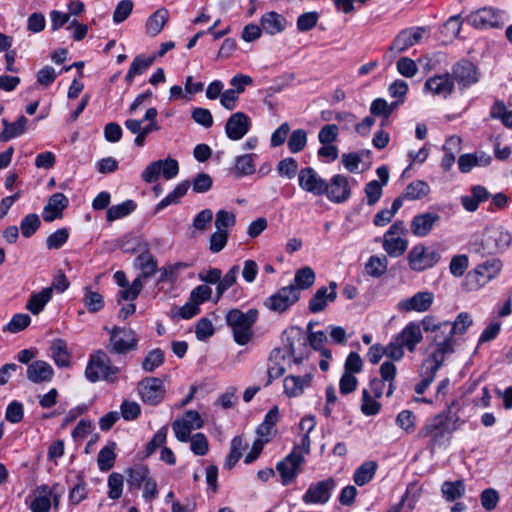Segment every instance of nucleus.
<instances>
[{
    "mask_svg": "<svg viewBox=\"0 0 512 512\" xmlns=\"http://www.w3.org/2000/svg\"><path fill=\"white\" fill-rule=\"evenodd\" d=\"M336 482L332 477L310 484L302 496L305 504H325L329 501Z\"/></svg>",
    "mask_w": 512,
    "mask_h": 512,
    "instance_id": "obj_16",
    "label": "nucleus"
},
{
    "mask_svg": "<svg viewBox=\"0 0 512 512\" xmlns=\"http://www.w3.org/2000/svg\"><path fill=\"white\" fill-rule=\"evenodd\" d=\"M298 167V162L294 158L287 157L278 163L277 171L281 177L292 179L298 175Z\"/></svg>",
    "mask_w": 512,
    "mask_h": 512,
    "instance_id": "obj_62",
    "label": "nucleus"
},
{
    "mask_svg": "<svg viewBox=\"0 0 512 512\" xmlns=\"http://www.w3.org/2000/svg\"><path fill=\"white\" fill-rule=\"evenodd\" d=\"M238 273L239 266L233 265L224 275V277L221 276V279L219 280V283L216 287V302H218L223 294L236 283Z\"/></svg>",
    "mask_w": 512,
    "mask_h": 512,
    "instance_id": "obj_48",
    "label": "nucleus"
},
{
    "mask_svg": "<svg viewBox=\"0 0 512 512\" xmlns=\"http://www.w3.org/2000/svg\"><path fill=\"white\" fill-rule=\"evenodd\" d=\"M120 369L111 364V359L102 350L90 355L85 369V376L88 381L95 383L100 379L107 382H115Z\"/></svg>",
    "mask_w": 512,
    "mask_h": 512,
    "instance_id": "obj_6",
    "label": "nucleus"
},
{
    "mask_svg": "<svg viewBox=\"0 0 512 512\" xmlns=\"http://www.w3.org/2000/svg\"><path fill=\"white\" fill-rule=\"evenodd\" d=\"M212 185V177L204 172L198 173L193 180L190 181V186H192L194 193H206L212 188Z\"/></svg>",
    "mask_w": 512,
    "mask_h": 512,
    "instance_id": "obj_63",
    "label": "nucleus"
},
{
    "mask_svg": "<svg viewBox=\"0 0 512 512\" xmlns=\"http://www.w3.org/2000/svg\"><path fill=\"white\" fill-rule=\"evenodd\" d=\"M472 324L473 320L470 314L467 312H461L453 322H450V328L453 336L465 334Z\"/></svg>",
    "mask_w": 512,
    "mask_h": 512,
    "instance_id": "obj_59",
    "label": "nucleus"
},
{
    "mask_svg": "<svg viewBox=\"0 0 512 512\" xmlns=\"http://www.w3.org/2000/svg\"><path fill=\"white\" fill-rule=\"evenodd\" d=\"M168 433L167 426L161 427L152 437V439L146 444L145 451L142 455L138 454L139 459L149 458L155 451L164 445L166 442Z\"/></svg>",
    "mask_w": 512,
    "mask_h": 512,
    "instance_id": "obj_47",
    "label": "nucleus"
},
{
    "mask_svg": "<svg viewBox=\"0 0 512 512\" xmlns=\"http://www.w3.org/2000/svg\"><path fill=\"white\" fill-rule=\"evenodd\" d=\"M316 279L315 272L309 266H304L295 272L293 283L288 285L296 291L306 290L313 286Z\"/></svg>",
    "mask_w": 512,
    "mask_h": 512,
    "instance_id": "obj_37",
    "label": "nucleus"
},
{
    "mask_svg": "<svg viewBox=\"0 0 512 512\" xmlns=\"http://www.w3.org/2000/svg\"><path fill=\"white\" fill-rule=\"evenodd\" d=\"M189 267L188 263L177 262L174 264H168L160 269V276L158 282H170L174 283L177 280V276L182 269Z\"/></svg>",
    "mask_w": 512,
    "mask_h": 512,
    "instance_id": "obj_54",
    "label": "nucleus"
},
{
    "mask_svg": "<svg viewBox=\"0 0 512 512\" xmlns=\"http://www.w3.org/2000/svg\"><path fill=\"white\" fill-rule=\"evenodd\" d=\"M41 226V220L36 213L26 215L20 222V231L25 238L32 237Z\"/></svg>",
    "mask_w": 512,
    "mask_h": 512,
    "instance_id": "obj_55",
    "label": "nucleus"
},
{
    "mask_svg": "<svg viewBox=\"0 0 512 512\" xmlns=\"http://www.w3.org/2000/svg\"><path fill=\"white\" fill-rule=\"evenodd\" d=\"M287 24L286 18L275 12L270 11L262 15L260 25L263 31L269 35H276L285 30Z\"/></svg>",
    "mask_w": 512,
    "mask_h": 512,
    "instance_id": "obj_28",
    "label": "nucleus"
},
{
    "mask_svg": "<svg viewBox=\"0 0 512 512\" xmlns=\"http://www.w3.org/2000/svg\"><path fill=\"white\" fill-rule=\"evenodd\" d=\"M312 381V375L303 376L289 375L284 379V392L288 397H298L304 389L309 387Z\"/></svg>",
    "mask_w": 512,
    "mask_h": 512,
    "instance_id": "obj_29",
    "label": "nucleus"
},
{
    "mask_svg": "<svg viewBox=\"0 0 512 512\" xmlns=\"http://www.w3.org/2000/svg\"><path fill=\"white\" fill-rule=\"evenodd\" d=\"M247 444L243 442L241 436L233 437L230 443V452L227 455L224 463V468L231 470L242 457V451L247 448Z\"/></svg>",
    "mask_w": 512,
    "mask_h": 512,
    "instance_id": "obj_44",
    "label": "nucleus"
},
{
    "mask_svg": "<svg viewBox=\"0 0 512 512\" xmlns=\"http://www.w3.org/2000/svg\"><path fill=\"white\" fill-rule=\"evenodd\" d=\"M69 199L60 192L54 193L48 199V203L44 206L42 217L45 222H52L62 218L63 211L68 207Z\"/></svg>",
    "mask_w": 512,
    "mask_h": 512,
    "instance_id": "obj_22",
    "label": "nucleus"
},
{
    "mask_svg": "<svg viewBox=\"0 0 512 512\" xmlns=\"http://www.w3.org/2000/svg\"><path fill=\"white\" fill-rule=\"evenodd\" d=\"M307 144V133L304 129L294 130L288 139V149L291 153L302 151Z\"/></svg>",
    "mask_w": 512,
    "mask_h": 512,
    "instance_id": "obj_60",
    "label": "nucleus"
},
{
    "mask_svg": "<svg viewBox=\"0 0 512 512\" xmlns=\"http://www.w3.org/2000/svg\"><path fill=\"white\" fill-rule=\"evenodd\" d=\"M138 392L144 403L156 406L163 401L166 389L160 378L148 377L139 382Z\"/></svg>",
    "mask_w": 512,
    "mask_h": 512,
    "instance_id": "obj_15",
    "label": "nucleus"
},
{
    "mask_svg": "<svg viewBox=\"0 0 512 512\" xmlns=\"http://www.w3.org/2000/svg\"><path fill=\"white\" fill-rule=\"evenodd\" d=\"M441 255L436 250L427 249L424 245H415L408 253L407 260L411 270L422 272L434 267Z\"/></svg>",
    "mask_w": 512,
    "mask_h": 512,
    "instance_id": "obj_11",
    "label": "nucleus"
},
{
    "mask_svg": "<svg viewBox=\"0 0 512 512\" xmlns=\"http://www.w3.org/2000/svg\"><path fill=\"white\" fill-rule=\"evenodd\" d=\"M75 473L76 483L70 488L69 502L72 505H78L87 498L88 490L83 471H72Z\"/></svg>",
    "mask_w": 512,
    "mask_h": 512,
    "instance_id": "obj_34",
    "label": "nucleus"
},
{
    "mask_svg": "<svg viewBox=\"0 0 512 512\" xmlns=\"http://www.w3.org/2000/svg\"><path fill=\"white\" fill-rule=\"evenodd\" d=\"M502 14L503 11L494 7H482L471 12L466 17V22L476 29H499L504 25Z\"/></svg>",
    "mask_w": 512,
    "mask_h": 512,
    "instance_id": "obj_10",
    "label": "nucleus"
},
{
    "mask_svg": "<svg viewBox=\"0 0 512 512\" xmlns=\"http://www.w3.org/2000/svg\"><path fill=\"white\" fill-rule=\"evenodd\" d=\"M388 260L386 256H371L365 264L366 272L369 276L379 278L387 271Z\"/></svg>",
    "mask_w": 512,
    "mask_h": 512,
    "instance_id": "obj_50",
    "label": "nucleus"
},
{
    "mask_svg": "<svg viewBox=\"0 0 512 512\" xmlns=\"http://www.w3.org/2000/svg\"><path fill=\"white\" fill-rule=\"evenodd\" d=\"M286 355L282 353V348H274L269 355V361L273 365L268 367V381L266 386L270 385L273 380L280 378L285 373V368L280 364V360H285Z\"/></svg>",
    "mask_w": 512,
    "mask_h": 512,
    "instance_id": "obj_39",
    "label": "nucleus"
},
{
    "mask_svg": "<svg viewBox=\"0 0 512 512\" xmlns=\"http://www.w3.org/2000/svg\"><path fill=\"white\" fill-rule=\"evenodd\" d=\"M279 421V409L272 407L265 415L263 422L257 427L256 433L261 437L270 435L272 428Z\"/></svg>",
    "mask_w": 512,
    "mask_h": 512,
    "instance_id": "obj_53",
    "label": "nucleus"
},
{
    "mask_svg": "<svg viewBox=\"0 0 512 512\" xmlns=\"http://www.w3.org/2000/svg\"><path fill=\"white\" fill-rule=\"evenodd\" d=\"M137 209V203L134 200L128 199L120 204L112 205L107 209L106 220L113 222L115 220L124 218Z\"/></svg>",
    "mask_w": 512,
    "mask_h": 512,
    "instance_id": "obj_40",
    "label": "nucleus"
},
{
    "mask_svg": "<svg viewBox=\"0 0 512 512\" xmlns=\"http://www.w3.org/2000/svg\"><path fill=\"white\" fill-rule=\"evenodd\" d=\"M461 90L467 89L479 82L481 72L478 67L467 59H462L452 66L450 74Z\"/></svg>",
    "mask_w": 512,
    "mask_h": 512,
    "instance_id": "obj_12",
    "label": "nucleus"
},
{
    "mask_svg": "<svg viewBox=\"0 0 512 512\" xmlns=\"http://www.w3.org/2000/svg\"><path fill=\"white\" fill-rule=\"evenodd\" d=\"M52 296V287L43 288L40 292H33L30 295L25 308L33 315H38L43 311L46 304L52 299Z\"/></svg>",
    "mask_w": 512,
    "mask_h": 512,
    "instance_id": "obj_30",
    "label": "nucleus"
},
{
    "mask_svg": "<svg viewBox=\"0 0 512 512\" xmlns=\"http://www.w3.org/2000/svg\"><path fill=\"white\" fill-rule=\"evenodd\" d=\"M421 325L427 333V340L435 346L428 359L423 362V366L430 362L442 366L445 357L455 352L456 340L450 328V321L437 322L434 316L427 315L421 320Z\"/></svg>",
    "mask_w": 512,
    "mask_h": 512,
    "instance_id": "obj_1",
    "label": "nucleus"
},
{
    "mask_svg": "<svg viewBox=\"0 0 512 512\" xmlns=\"http://www.w3.org/2000/svg\"><path fill=\"white\" fill-rule=\"evenodd\" d=\"M434 300V295L431 292H417L411 298L403 300L399 303V308L405 311H427Z\"/></svg>",
    "mask_w": 512,
    "mask_h": 512,
    "instance_id": "obj_24",
    "label": "nucleus"
},
{
    "mask_svg": "<svg viewBox=\"0 0 512 512\" xmlns=\"http://www.w3.org/2000/svg\"><path fill=\"white\" fill-rule=\"evenodd\" d=\"M502 268L499 259L487 260L468 272L465 277V285L469 290H477L493 279Z\"/></svg>",
    "mask_w": 512,
    "mask_h": 512,
    "instance_id": "obj_8",
    "label": "nucleus"
},
{
    "mask_svg": "<svg viewBox=\"0 0 512 512\" xmlns=\"http://www.w3.org/2000/svg\"><path fill=\"white\" fill-rule=\"evenodd\" d=\"M300 299V292L293 287L285 286L269 296L264 301V306L276 313H284Z\"/></svg>",
    "mask_w": 512,
    "mask_h": 512,
    "instance_id": "obj_14",
    "label": "nucleus"
},
{
    "mask_svg": "<svg viewBox=\"0 0 512 512\" xmlns=\"http://www.w3.org/2000/svg\"><path fill=\"white\" fill-rule=\"evenodd\" d=\"M430 193L429 185L422 180L412 181L403 191V197L407 200H420Z\"/></svg>",
    "mask_w": 512,
    "mask_h": 512,
    "instance_id": "obj_46",
    "label": "nucleus"
},
{
    "mask_svg": "<svg viewBox=\"0 0 512 512\" xmlns=\"http://www.w3.org/2000/svg\"><path fill=\"white\" fill-rule=\"evenodd\" d=\"M251 128V119L244 112L233 113L225 124L226 136L232 140L237 141L242 139Z\"/></svg>",
    "mask_w": 512,
    "mask_h": 512,
    "instance_id": "obj_20",
    "label": "nucleus"
},
{
    "mask_svg": "<svg viewBox=\"0 0 512 512\" xmlns=\"http://www.w3.org/2000/svg\"><path fill=\"white\" fill-rule=\"evenodd\" d=\"M327 181L312 167H304L298 173L299 187L316 197L323 196Z\"/></svg>",
    "mask_w": 512,
    "mask_h": 512,
    "instance_id": "obj_17",
    "label": "nucleus"
},
{
    "mask_svg": "<svg viewBox=\"0 0 512 512\" xmlns=\"http://www.w3.org/2000/svg\"><path fill=\"white\" fill-rule=\"evenodd\" d=\"M259 311L255 308L243 312L238 308L229 310L225 316L228 327L232 329L234 341L241 346L250 342L253 337V326L257 322Z\"/></svg>",
    "mask_w": 512,
    "mask_h": 512,
    "instance_id": "obj_2",
    "label": "nucleus"
},
{
    "mask_svg": "<svg viewBox=\"0 0 512 512\" xmlns=\"http://www.w3.org/2000/svg\"><path fill=\"white\" fill-rule=\"evenodd\" d=\"M337 298V283L330 281L329 286H321L312 295L308 303L310 313L316 314L324 311L328 303H332Z\"/></svg>",
    "mask_w": 512,
    "mask_h": 512,
    "instance_id": "obj_18",
    "label": "nucleus"
},
{
    "mask_svg": "<svg viewBox=\"0 0 512 512\" xmlns=\"http://www.w3.org/2000/svg\"><path fill=\"white\" fill-rule=\"evenodd\" d=\"M512 236L502 226L485 228L481 241L471 244V249L480 256L504 252L511 244Z\"/></svg>",
    "mask_w": 512,
    "mask_h": 512,
    "instance_id": "obj_3",
    "label": "nucleus"
},
{
    "mask_svg": "<svg viewBox=\"0 0 512 512\" xmlns=\"http://www.w3.org/2000/svg\"><path fill=\"white\" fill-rule=\"evenodd\" d=\"M105 330L110 334L108 346L110 353L124 355L137 349L139 340L134 330L119 326L111 329L105 327Z\"/></svg>",
    "mask_w": 512,
    "mask_h": 512,
    "instance_id": "obj_7",
    "label": "nucleus"
},
{
    "mask_svg": "<svg viewBox=\"0 0 512 512\" xmlns=\"http://www.w3.org/2000/svg\"><path fill=\"white\" fill-rule=\"evenodd\" d=\"M53 376L54 370L46 361L37 360L27 367V378L33 383L49 382Z\"/></svg>",
    "mask_w": 512,
    "mask_h": 512,
    "instance_id": "obj_26",
    "label": "nucleus"
},
{
    "mask_svg": "<svg viewBox=\"0 0 512 512\" xmlns=\"http://www.w3.org/2000/svg\"><path fill=\"white\" fill-rule=\"evenodd\" d=\"M83 303L90 313H97L104 307L103 296L96 291H92L90 287L84 288Z\"/></svg>",
    "mask_w": 512,
    "mask_h": 512,
    "instance_id": "obj_52",
    "label": "nucleus"
},
{
    "mask_svg": "<svg viewBox=\"0 0 512 512\" xmlns=\"http://www.w3.org/2000/svg\"><path fill=\"white\" fill-rule=\"evenodd\" d=\"M255 154H244L235 158L236 176H246L255 173L254 157Z\"/></svg>",
    "mask_w": 512,
    "mask_h": 512,
    "instance_id": "obj_51",
    "label": "nucleus"
},
{
    "mask_svg": "<svg viewBox=\"0 0 512 512\" xmlns=\"http://www.w3.org/2000/svg\"><path fill=\"white\" fill-rule=\"evenodd\" d=\"M135 262L143 278L152 277L158 270L157 259L150 253L148 244H145V250L136 257Z\"/></svg>",
    "mask_w": 512,
    "mask_h": 512,
    "instance_id": "obj_32",
    "label": "nucleus"
},
{
    "mask_svg": "<svg viewBox=\"0 0 512 512\" xmlns=\"http://www.w3.org/2000/svg\"><path fill=\"white\" fill-rule=\"evenodd\" d=\"M189 187V180H185L179 183L172 192H170L155 206L154 213L157 214L170 205L178 204L180 199L186 195Z\"/></svg>",
    "mask_w": 512,
    "mask_h": 512,
    "instance_id": "obj_35",
    "label": "nucleus"
},
{
    "mask_svg": "<svg viewBox=\"0 0 512 512\" xmlns=\"http://www.w3.org/2000/svg\"><path fill=\"white\" fill-rule=\"evenodd\" d=\"M431 366L426 367L422 373V380L415 385V392L418 395H422L429 385L434 381L437 371L442 367L438 366L437 363L431 362Z\"/></svg>",
    "mask_w": 512,
    "mask_h": 512,
    "instance_id": "obj_57",
    "label": "nucleus"
},
{
    "mask_svg": "<svg viewBox=\"0 0 512 512\" xmlns=\"http://www.w3.org/2000/svg\"><path fill=\"white\" fill-rule=\"evenodd\" d=\"M50 351L58 367H67L70 365V354L67 350V344L63 339H55L51 344Z\"/></svg>",
    "mask_w": 512,
    "mask_h": 512,
    "instance_id": "obj_43",
    "label": "nucleus"
},
{
    "mask_svg": "<svg viewBox=\"0 0 512 512\" xmlns=\"http://www.w3.org/2000/svg\"><path fill=\"white\" fill-rule=\"evenodd\" d=\"M440 220L437 213L426 212L413 217L411 221V231L414 235L424 237L430 233L434 224Z\"/></svg>",
    "mask_w": 512,
    "mask_h": 512,
    "instance_id": "obj_25",
    "label": "nucleus"
},
{
    "mask_svg": "<svg viewBox=\"0 0 512 512\" xmlns=\"http://www.w3.org/2000/svg\"><path fill=\"white\" fill-rule=\"evenodd\" d=\"M124 477L122 474L113 472L108 476V498L117 500L123 492Z\"/></svg>",
    "mask_w": 512,
    "mask_h": 512,
    "instance_id": "obj_58",
    "label": "nucleus"
},
{
    "mask_svg": "<svg viewBox=\"0 0 512 512\" xmlns=\"http://www.w3.org/2000/svg\"><path fill=\"white\" fill-rule=\"evenodd\" d=\"M236 224V216L234 213L221 209L216 213L215 227L219 231H228Z\"/></svg>",
    "mask_w": 512,
    "mask_h": 512,
    "instance_id": "obj_64",
    "label": "nucleus"
},
{
    "mask_svg": "<svg viewBox=\"0 0 512 512\" xmlns=\"http://www.w3.org/2000/svg\"><path fill=\"white\" fill-rule=\"evenodd\" d=\"M324 195L334 204L347 202L352 195L348 177L343 174L333 175L326 183Z\"/></svg>",
    "mask_w": 512,
    "mask_h": 512,
    "instance_id": "obj_13",
    "label": "nucleus"
},
{
    "mask_svg": "<svg viewBox=\"0 0 512 512\" xmlns=\"http://www.w3.org/2000/svg\"><path fill=\"white\" fill-rule=\"evenodd\" d=\"M451 405H447L446 410L427 420L425 425L419 430V438H430L432 446L442 445L447 435L454 429L450 428L449 423L452 421Z\"/></svg>",
    "mask_w": 512,
    "mask_h": 512,
    "instance_id": "obj_5",
    "label": "nucleus"
},
{
    "mask_svg": "<svg viewBox=\"0 0 512 512\" xmlns=\"http://www.w3.org/2000/svg\"><path fill=\"white\" fill-rule=\"evenodd\" d=\"M125 472L130 489H140L142 484L150 478V469L144 464H135L127 468Z\"/></svg>",
    "mask_w": 512,
    "mask_h": 512,
    "instance_id": "obj_33",
    "label": "nucleus"
},
{
    "mask_svg": "<svg viewBox=\"0 0 512 512\" xmlns=\"http://www.w3.org/2000/svg\"><path fill=\"white\" fill-rule=\"evenodd\" d=\"M443 497L448 502L460 499L465 493L463 480L445 481L441 486Z\"/></svg>",
    "mask_w": 512,
    "mask_h": 512,
    "instance_id": "obj_45",
    "label": "nucleus"
},
{
    "mask_svg": "<svg viewBox=\"0 0 512 512\" xmlns=\"http://www.w3.org/2000/svg\"><path fill=\"white\" fill-rule=\"evenodd\" d=\"M165 361L164 352L160 348H155L148 352L142 361V369L146 372H153Z\"/></svg>",
    "mask_w": 512,
    "mask_h": 512,
    "instance_id": "obj_56",
    "label": "nucleus"
},
{
    "mask_svg": "<svg viewBox=\"0 0 512 512\" xmlns=\"http://www.w3.org/2000/svg\"><path fill=\"white\" fill-rule=\"evenodd\" d=\"M378 469L376 461H366L362 463L353 474V481L358 486H364L368 484L375 476Z\"/></svg>",
    "mask_w": 512,
    "mask_h": 512,
    "instance_id": "obj_38",
    "label": "nucleus"
},
{
    "mask_svg": "<svg viewBox=\"0 0 512 512\" xmlns=\"http://www.w3.org/2000/svg\"><path fill=\"white\" fill-rule=\"evenodd\" d=\"M305 458L300 446H294L293 450L276 464V470L280 475V482L283 486L291 484L302 472V464Z\"/></svg>",
    "mask_w": 512,
    "mask_h": 512,
    "instance_id": "obj_9",
    "label": "nucleus"
},
{
    "mask_svg": "<svg viewBox=\"0 0 512 512\" xmlns=\"http://www.w3.org/2000/svg\"><path fill=\"white\" fill-rule=\"evenodd\" d=\"M460 143L461 139L459 137L452 136L449 139H447L445 144L443 145L444 155L442 157L440 166L445 172L449 171L451 167L454 165V150H459Z\"/></svg>",
    "mask_w": 512,
    "mask_h": 512,
    "instance_id": "obj_42",
    "label": "nucleus"
},
{
    "mask_svg": "<svg viewBox=\"0 0 512 512\" xmlns=\"http://www.w3.org/2000/svg\"><path fill=\"white\" fill-rule=\"evenodd\" d=\"M408 242L401 237H390L384 236L383 248L387 254L391 257L401 256L407 249Z\"/></svg>",
    "mask_w": 512,
    "mask_h": 512,
    "instance_id": "obj_49",
    "label": "nucleus"
},
{
    "mask_svg": "<svg viewBox=\"0 0 512 512\" xmlns=\"http://www.w3.org/2000/svg\"><path fill=\"white\" fill-rule=\"evenodd\" d=\"M421 322H409L402 331L397 334L396 341H399L409 352H413L416 346L422 341Z\"/></svg>",
    "mask_w": 512,
    "mask_h": 512,
    "instance_id": "obj_23",
    "label": "nucleus"
},
{
    "mask_svg": "<svg viewBox=\"0 0 512 512\" xmlns=\"http://www.w3.org/2000/svg\"><path fill=\"white\" fill-rule=\"evenodd\" d=\"M168 10L165 8L155 11L146 21L145 29L147 35L155 37L164 28L168 20Z\"/></svg>",
    "mask_w": 512,
    "mask_h": 512,
    "instance_id": "obj_36",
    "label": "nucleus"
},
{
    "mask_svg": "<svg viewBox=\"0 0 512 512\" xmlns=\"http://www.w3.org/2000/svg\"><path fill=\"white\" fill-rule=\"evenodd\" d=\"M471 195L461 197V204L468 212H474L478 209L479 204L487 201L491 194L482 185L472 186L470 189Z\"/></svg>",
    "mask_w": 512,
    "mask_h": 512,
    "instance_id": "obj_27",
    "label": "nucleus"
},
{
    "mask_svg": "<svg viewBox=\"0 0 512 512\" xmlns=\"http://www.w3.org/2000/svg\"><path fill=\"white\" fill-rule=\"evenodd\" d=\"M425 32L424 27H411L401 30L389 46V51L401 53L419 43Z\"/></svg>",
    "mask_w": 512,
    "mask_h": 512,
    "instance_id": "obj_19",
    "label": "nucleus"
},
{
    "mask_svg": "<svg viewBox=\"0 0 512 512\" xmlns=\"http://www.w3.org/2000/svg\"><path fill=\"white\" fill-rule=\"evenodd\" d=\"M319 14L316 11L305 12L298 16L296 26L300 32H308L316 27Z\"/></svg>",
    "mask_w": 512,
    "mask_h": 512,
    "instance_id": "obj_61",
    "label": "nucleus"
},
{
    "mask_svg": "<svg viewBox=\"0 0 512 512\" xmlns=\"http://www.w3.org/2000/svg\"><path fill=\"white\" fill-rule=\"evenodd\" d=\"M283 349L286 357H291L295 364H301L310 355L306 345L304 330L299 326H290L281 335Z\"/></svg>",
    "mask_w": 512,
    "mask_h": 512,
    "instance_id": "obj_4",
    "label": "nucleus"
},
{
    "mask_svg": "<svg viewBox=\"0 0 512 512\" xmlns=\"http://www.w3.org/2000/svg\"><path fill=\"white\" fill-rule=\"evenodd\" d=\"M28 123V119L21 115L18 119L10 123L7 119H2V124L4 126V130L0 133V141L7 142L11 139L21 136L25 130L26 125Z\"/></svg>",
    "mask_w": 512,
    "mask_h": 512,
    "instance_id": "obj_31",
    "label": "nucleus"
},
{
    "mask_svg": "<svg viewBox=\"0 0 512 512\" xmlns=\"http://www.w3.org/2000/svg\"><path fill=\"white\" fill-rule=\"evenodd\" d=\"M117 444L113 441H110L105 447H103L97 457L98 468L102 472H107L111 470L115 465L116 454L115 449Z\"/></svg>",
    "mask_w": 512,
    "mask_h": 512,
    "instance_id": "obj_41",
    "label": "nucleus"
},
{
    "mask_svg": "<svg viewBox=\"0 0 512 512\" xmlns=\"http://www.w3.org/2000/svg\"><path fill=\"white\" fill-rule=\"evenodd\" d=\"M455 84L449 73L434 75L429 77L424 84V91H429L433 95L447 98L454 91Z\"/></svg>",
    "mask_w": 512,
    "mask_h": 512,
    "instance_id": "obj_21",
    "label": "nucleus"
}]
</instances>
